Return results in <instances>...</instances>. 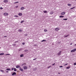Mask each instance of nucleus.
I'll use <instances>...</instances> for the list:
<instances>
[{"mask_svg": "<svg viewBox=\"0 0 76 76\" xmlns=\"http://www.w3.org/2000/svg\"><path fill=\"white\" fill-rule=\"evenodd\" d=\"M76 51V49H73V50H72L71 51V53H73V52H75V51Z\"/></svg>", "mask_w": 76, "mask_h": 76, "instance_id": "f257e3e1", "label": "nucleus"}, {"mask_svg": "<svg viewBox=\"0 0 76 76\" xmlns=\"http://www.w3.org/2000/svg\"><path fill=\"white\" fill-rule=\"evenodd\" d=\"M23 68L24 70H25L26 69H27L28 67L27 66H24L23 67Z\"/></svg>", "mask_w": 76, "mask_h": 76, "instance_id": "f03ea898", "label": "nucleus"}, {"mask_svg": "<svg viewBox=\"0 0 76 76\" xmlns=\"http://www.w3.org/2000/svg\"><path fill=\"white\" fill-rule=\"evenodd\" d=\"M61 51H60L59 53H58V56H60L61 55Z\"/></svg>", "mask_w": 76, "mask_h": 76, "instance_id": "7ed1b4c3", "label": "nucleus"}, {"mask_svg": "<svg viewBox=\"0 0 76 76\" xmlns=\"http://www.w3.org/2000/svg\"><path fill=\"white\" fill-rule=\"evenodd\" d=\"M16 75V73L15 72H13L12 74V76H13L14 75Z\"/></svg>", "mask_w": 76, "mask_h": 76, "instance_id": "20e7f679", "label": "nucleus"}, {"mask_svg": "<svg viewBox=\"0 0 76 76\" xmlns=\"http://www.w3.org/2000/svg\"><path fill=\"white\" fill-rule=\"evenodd\" d=\"M19 70H20V71H21V72H23V69H22L21 67H20Z\"/></svg>", "mask_w": 76, "mask_h": 76, "instance_id": "39448f33", "label": "nucleus"}, {"mask_svg": "<svg viewBox=\"0 0 76 76\" xmlns=\"http://www.w3.org/2000/svg\"><path fill=\"white\" fill-rule=\"evenodd\" d=\"M20 66L19 65H17L16 66V68L17 69H18V68H20Z\"/></svg>", "mask_w": 76, "mask_h": 76, "instance_id": "423d86ee", "label": "nucleus"}, {"mask_svg": "<svg viewBox=\"0 0 76 76\" xmlns=\"http://www.w3.org/2000/svg\"><path fill=\"white\" fill-rule=\"evenodd\" d=\"M8 13H4V15H5V16H7V15H8Z\"/></svg>", "mask_w": 76, "mask_h": 76, "instance_id": "0eeeda50", "label": "nucleus"}, {"mask_svg": "<svg viewBox=\"0 0 76 76\" xmlns=\"http://www.w3.org/2000/svg\"><path fill=\"white\" fill-rule=\"evenodd\" d=\"M65 13L64 12H62L61 13V15H65Z\"/></svg>", "mask_w": 76, "mask_h": 76, "instance_id": "6e6552de", "label": "nucleus"}, {"mask_svg": "<svg viewBox=\"0 0 76 76\" xmlns=\"http://www.w3.org/2000/svg\"><path fill=\"white\" fill-rule=\"evenodd\" d=\"M53 13H54V12L53 11L50 12V15H53Z\"/></svg>", "mask_w": 76, "mask_h": 76, "instance_id": "1a4fd4ad", "label": "nucleus"}, {"mask_svg": "<svg viewBox=\"0 0 76 76\" xmlns=\"http://www.w3.org/2000/svg\"><path fill=\"white\" fill-rule=\"evenodd\" d=\"M4 3H7V2H8V0H4Z\"/></svg>", "mask_w": 76, "mask_h": 76, "instance_id": "9d476101", "label": "nucleus"}, {"mask_svg": "<svg viewBox=\"0 0 76 76\" xmlns=\"http://www.w3.org/2000/svg\"><path fill=\"white\" fill-rule=\"evenodd\" d=\"M69 35H64V38H66V37H68V36H69Z\"/></svg>", "mask_w": 76, "mask_h": 76, "instance_id": "9b49d317", "label": "nucleus"}, {"mask_svg": "<svg viewBox=\"0 0 76 76\" xmlns=\"http://www.w3.org/2000/svg\"><path fill=\"white\" fill-rule=\"evenodd\" d=\"M55 31H59V28H56L55 29Z\"/></svg>", "mask_w": 76, "mask_h": 76, "instance_id": "f8f14e48", "label": "nucleus"}, {"mask_svg": "<svg viewBox=\"0 0 76 76\" xmlns=\"http://www.w3.org/2000/svg\"><path fill=\"white\" fill-rule=\"evenodd\" d=\"M24 9H25V8H24V7H22L21 8V10H23Z\"/></svg>", "mask_w": 76, "mask_h": 76, "instance_id": "ddd939ff", "label": "nucleus"}, {"mask_svg": "<svg viewBox=\"0 0 76 76\" xmlns=\"http://www.w3.org/2000/svg\"><path fill=\"white\" fill-rule=\"evenodd\" d=\"M24 56L23 54H22L20 55V57H23Z\"/></svg>", "mask_w": 76, "mask_h": 76, "instance_id": "4468645a", "label": "nucleus"}, {"mask_svg": "<svg viewBox=\"0 0 76 76\" xmlns=\"http://www.w3.org/2000/svg\"><path fill=\"white\" fill-rule=\"evenodd\" d=\"M6 70H7V71H10V70H11L10 69V68H7L6 69Z\"/></svg>", "mask_w": 76, "mask_h": 76, "instance_id": "2eb2a0df", "label": "nucleus"}, {"mask_svg": "<svg viewBox=\"0 0 76 76\" xmlns=\"http://www.w3.org/2000/svg\"><path fill=\"white\" fill-rule=\"evenodd\" d=\"M18 15L19 16H22V14L21 13H19Z\"/></svg>", "mask_w": 76, "mask_h": 76, "instance_id": "dca6fc26", "label": "nucleus"}, {"mask_svg": "<svg viewBox=\"0 0 76 76\" xmlns=\"http://www.w3.org/2000/svg\"><path fill=\"white\" fill-rule=\"evenodd\" d=\"M14 70L15 72H16V70H17L16 69V68H14Z\"/></svg>", "mask_w": 76, "mask_h": 76, "instance_id": "f3484780", "label": "nucleus"}, {"mask_svg": "<svg viewBox=\"0 0 76 76\" xmlns=\"http://www.w3.org/2000/svg\"><path fill=\"white\" fill-rule=\"evenodd\" d=\"M70 68V66L66 67V69H69Z\"/></svg>", "mask_w": 76, "mask_h": 76, "instance_id": "a211bd4d", "label": "nucleus"}, {"mask_svg": "<svg viewBox=\"0 0 76 76\" xmlns=\"http://www.w3.org/2000/svg\"><path fill=\"white\" fill-rule=\"evenodd\" d=\"M0 71L1 72H3V73H4V70H1Z\"/></svg>", "mask_w": 76, "mask_h": 76, "instance_id": "6ab92c4d", "label": "nucleus"}, {"mask_svg": "<svg viewBox=\"0 0 76 76\" xmlns=\"http://www.w3.org/2000/svg\"><path fill=\"white\" fill-rule=\"evenodd\" d=\"M18 31H19V32H22V30H21V29H19L18 30Z\"/></svg>", "mask_w": 76, "mask_h": 76, "instance_id": "aec40b11", "label": "nucleus"}, {"mask_svg": "<svg viewBox=\"0 0 76 76\" xmlns=\"http://www.w3.org/2000/svg\"><path fill=\"white\" fill-rule=\"evenodd\" d=\"M44 13H47V11H44L43 12Z\"/></svg>", "mask_w": 76, "mask_h": 76, "instance_id": "412c9836", "label": "nucleus"}, {"mask_svg": "<svg viewBox=\"0 0 76 76\" xmlns=\"http://www.w3.org/2000/svg\"><path fill=\"white\" fill-rule=\"evenodd\" d=\"M64 17V16H63V15H61L59 16L60 18H63Z\"/></svg>", "mask_w": 76, "mask_h": 76, "instance_id": "4be33fe9", "label": "nucleus"}, {"mask_svg": "<svg viewBox=\"0 0 76 76\" xmlns=\"http://www.w3.org/2000/svg\"><path fill=\"white\" fill-rule=\"evenodd\" d=\"M68 6H72V5L70 4H68Z\"/></svg>", "mask_w": 76, "mask_h": 76, "instance_id": "5701e85b", "label": "nucleus"}, {"mask_svg": "<svg viewBox=\"0 0 76 76\" xmlns=\"http://www.w3.org/2000/svg\"><path fill=\"white\" fill-rule=\"evenodd\" d=\"M3 55H4V53H1L0 54V56H2Z\"/></svg>", "mask_w": 76, "mask_h": 76, "instance_id": "b1692460", "label": "nucleus"}, {"mask_svg": "<svg viewBox=\"0 0 76 76\" xmlns=\"http://www.w3.org/2000/svg\"><path fill=\"white\" fill-rule=\"evenodd\" d=\"M63 20H67V18L63 19Z\"/></svg>", "mask_w": 76, "mask_h": 76, "instance_id": "393cba45", "label": "nucleus"}, {"mask_svg": "<svg viewBox=\"0 0 76 76\" xmlns=\"http://www.w3.org/2000/svg\"><path fill=\"white\" fill-rule=\"evenodd\" d=\"M23 22H24V20H22L21 21L20 23H23Z\"/></svg>", "mask_w": 76, "mask_h": 76, "instance_id": "a878e982", "label": "nucleus"}, {"mask_svg": "<svg viewBox=\"0 0 76 76\" xmlns=\"http://www.w3.org/2000/svg\"><path fill=\"white\" fill-rule=\"evenodd\" d=\"M22 51V49H20L18 50V51Z\"/></svg>", "mask_w": 76, "mask_h": 76, "instance_id": "bb28decb", "label": "nucleus"}, {"mask_svg": "<svg viewBox=\"0 0 76 76\" xmlns=\"http://www.w3.org/2000/svg\"><path fill=\"white\" fill-rule=\"evenodd\" d=\"M23 65H26V64L24 63V64H23L22 65V66H23Z\"/></svg>", "mask_w": 76, "mask_h": 76, "instance_id": "cd10ccee", "label": "nucleus"}, {"mask_svg": "<svg viewBox=\"0 0 76 76\" xmlns=\"http://www.w3.org/2000/svg\"><path fill=\"white\" fill-rule=\"evenodd\" d=\"M28 51V50L26 49V50H25V52H27Z\"/></svg>", "mask_w": 76, "mask_h": 76, "instance_id": "c85d7f7f", "label": "nucleus"}, {"mask_svg": "<svg viewBox=\"0 0 76 76\" xmlns=\"http://www.w3.org/2000/svg\"><path fill=\"white\" fill-rule=\"evenodd\" d=\"M44 41H46V40H43L41 41V42H44Z\"/></svg>", "mask_w": 76, "mask_h": 76, "instance_id": "c756f323", "label": "nucleus"}, {"mask_svg": "<svg viewBox=\"0 0 76 76\" xmlns=\"http://www.w3.org/2000/svg\"><path fill=\"white\" fill-rule=\"evenodd\" d=\"M19 3V2H15L14 3V4H16V3Z\"/></svg>", "mask_w": 76, "mask_h": 76, "instance_id": "7c9ffc66", "label": "nucleus"}, {"mask_svg": "<svg viewBox=\"0 0 76 76\" xmlns=\"http://www.w3.org/2000/svg\"><path fill=\"white\" fill-rule=\"evenodd\" d=\"M44 31L45 32H47V29H45V30H44Z\"/></svg>", "mask_w": 76, "mask_h": 76, "instance_id": "2f4dec72", "label": "nucleus"}, {"mask_svg": "<svg viewBox=\"0 0 76 76\" xmlns=\"http://www.w3.org/2000/svg\"><path fill=\"white\" fill-rule=\"evenodd\" d=\"M75 7H74L72 8H70V9H71V10L73 9H74V8H75Z\"/></svg>", "mask_w": 76, "mask_h": 76, "instance_id": "473e14b6", "label": "nucleus"}, {"mask_svg": "<svg viewBox=\"0 0 76 76\" xmlns=\"http://www.w3.org/2000/svg\"><path fill=\"white\" fill-rule=\"evenodd\" d=\"M7 55H10V54H6L5 55V56H7Z\"/></svg>", "mask_w": 76, "mask_h": 76, "instance_id": "72a5a7b5", "label": "nucleus"}, {"mask_svg": "<svg viewBox=\"0 0 76 76\" xmlns=\"http://www.w3.org/2000/svg\"><path fill=\"white\" fill-rule=\"evenodd\" d=\"M15 17H18V15H15L14 16Z\"/></svg>", "mask_w": 76, "mask_h": 76, "instance_id": "f704fd0d", "label": "nucleus"}, {"mask_svg": "<svg viewBox=\"0 0 76 76\" xmlns=\"http://www.w3.org/2000/svg\"><path fill=\"white\" fill-rule=\"evenodd\" d=\"M0 9H1V10L3 9V8L2 7H1L0 8Z\"/></svg>", "mask_w": 76, "mask_h": 76, "instance_id": "c9c22d12", "label": "nucleus"}, {"mask_svg": "<svg viewBox=\"0 0 76 76\" xmlns=\"http://www.w3.org/2000/svg\"><path fill=\"white\" fill-rule=\"evenodd\" d=\"M51 67V66H48V69H49L50 67Z\"/></svg>", "mask_w": 76, "mask_h": 76, "instance_id": "e433bc0d", "label": "nucleus"}, {"mask_svg": "<svg viewBox=\"0 0 76 76\" xmlns=\"http://www.w3.org/2000/svg\"><path fill=\"white\" fill-rule=\"evenodd\" d=\"M74 65H76V62H75L74 63Z\"/></svg>", "mask_w": 76, "mask_h": 76, "instance_id": "4c0bfd02", "label": "nucleus"}, {"mask_svg": "<svg viewBox=\"0 0 76 76\" xmlns=\"http://www.w3.org/2000/svg\"><path fill=\"white\" fill-rule=\"evenodd\" d=\"M59 67H60L61 68V67H63V66H59Z\"/></svg>", "mask_w": 76, "mask_h": 76, "instance_id": "58836bf2", "label": "nucleus"}, {"mask_svg": "<svg viewBox=\"0 0 76 76\" xmlns=\"http://www.w3.org/2000/svg\"><path fill=\"white\" fill-rule=\"evenodd\" d=\"M13 69H14V68H12L11 70H13Z\"/></svg>", "mask_w": 76, "mask_h": 76, "instance_id": "ea45409f", "label": "nucleus"}, {"mask_svg": "<svg viewBox=\"0 0 76 76\" xmlns=\"http://www.w3.org/2000/svg\"><path fill=\"white\" fill-rule=\"evenodd\" d=\"M25 43L24 42V43H22V44H23V45H25Z\"/></svg>", "mask_w": 76, "mask_h": 76, "instance_id": "a19ab883", "label": "nucleus"}, {"mask_svg": "<svg viewBox=\"0 0 76 76\" xmlns=\"http://www.w3.org/2000/svg\"><path fill=\"white\" fill-rule=\"evenodd\" d=\"M55 63H54V64H52V66H54V65H55Z\"/></svg>", "mask_w": 76, "mask_h": 76, "instance_id": "79ce46f5", "label": "nucleus"}, {"mask_svg": "<svg viewBox=\"0 0 76 76\" xmlns=\"http://www.w3.org/2000/svg\"><path fill=\"white\" fill-rule=\"evenodd\" d=\"M36 59H37V58L34 59H33V60H36Z\"/></svg>", "mask_w": 76, "mask_h": 76, "instance_id": "37998d69", "label": "nucleus"}, {"mask_svg": "<svg viewBox=\"0 0 76 76\" xmlns=\"http://www.w3.org/2000/svg\"><path fill=\"white\" fill-rule=\"evenodd\" d=\"M68 64H65V65H64V66H66V65H67Z\"/></svg>", "mask_w": 76, "mask_h": 76, "instance_id": "c03bdc74", "label": "nucleus"}, {"mask_svg": "<svg viewBox=\"0 0 76 76\" xmlns=\"http://www.w3.org/2000/svg\"><path fill=\"white\" fill-rule=\"evenodd\" d=\"M36 70H37V69L35 68V69H34V70L35 71Z\"/></svg>", "mask_w": 76, "mask_h": 76, "instance_id": "a18cd8bd", "label": "nucleus"}, {"mask_svg": "<svg viewBox=\"0 0 76 76\" xmlns=\"http://www.w3.org/2000/svg\"><path fill=\"white\" fill-rule=\"evenodd\" d=\"M6 73H9V71H6Z\"/></svg>", "mask_w": 76, "mask_h": 76, "instance_id": "49530a36", "label": "nucleus"}, {"mask_svg": "<svg viewBox=\"0 0 76 76\" xmlns=\"http://www.w3.org/2000/svg\"><path fill=\"white\" fill-rule=\"evenodd\" d=\"M4 37H7V36H4Z\"/></svg>", "mask_w": 76, "mask_h": 76, "instance_id": "de8ad7c7", "label": "nucleus"}, {"mask_svg": "<svg viewBox=\"0 0 76 76\" xmlns=\"http://www.w3.org/2000/svg\"><path fill=\"white\" fill-rule=\"evenodd\" d=\"M16 8H17L18 7V6H16Z\"/></svg>", "mask_w": 76, "mask_h": 76, "instance_id": "09e8293b", "label": "nucleus"}, {"mask_svg": "<svg viewBox=\"0 0 76 76\" xmlns=\"http://www.w3.org/2000/svg\"><path fill=\"white\" fill-rule=\"evenodd\" d=\"M36 45H34V46H36Z\"/></svg>", "mask_w": 76, "mask_h": 76, "instance_id": "8fccbe9b", "label": "nucleus"}, {"mask_svg": "<svg viewBox=\"0 0 76 76\" xmlns=\"http://www.w3.org/2000/svg\"><path fill=\"white\" fill-rule=\"evenodd\" d=\"M18 42V41H17V42H15V43H16V42Z\"/></svg>", "mask_w": 76, "mask_h": 76, "instance_id": "3c124183", "label": "nucleus"}, {"mask_svg": "<svg viewBox=\"0 0 76 76\" xmlns=\"http://www.w3.org/2000/svg\"><path fill=\"white\" fill-rule=\"evenodd\" d=\"M70 45H72V43H71V44H70Z\"/></svg>", "mask_w": 76, "mask_h": 76, "instance_id": "603ef678", "label": "nucleus"}, {"mask_svg": "<svg viewBox=\"0 0 76 76\" xmlns=\"http://www.w3.org/2000/svg\"><path fill=\"white\" fill-rule=\"evenodd\" d=\"M58 74H60V73L59 72H58Z\"/></svg>", "mask_w": 76, "mask_h": 76, "instance_id": "864d4df0", "label": "nucleus"}, {"mask_svg": "<svg viewBox=\"0 0 76 76\" xmlns=\"http://www.w3.org/2000/svg\"><path fill=\"white\" fill-rule=\"evenodd\" d=\"M14 45H16V44H15Z\"/></svg>", "mask_w": 76, "mask_h": 76, "instance_id": "5fc2aeb1", "label": "nucleus"}, {"mask_svg": "<svg viewBox=\"0 0 76 76\" xmlns=\"http://www.w3.org/2000/svg\"><path fill=\"white\" fill-rule=\"evenodd\" d=\"M0 48H1V47H0Z\"/></svg>", "mask_w": 76, "mask_h": 76, "instance_id": "6e6d98bb", "label": "nucleus"}, {"mask_svg": "<svg viewBox=\"0 0 76 76\" xmlns=\"http://www.w3.org/2000/svg\"><path fill=\"white\" fill-rule=\"evenodd\" d=\"M25 35V36H26V35Z\"/></svg>", "mask_w": 76, "mask_h": 76, "instance_id": "4d7b16f0", "label": "nucleus"}]
</instances>
